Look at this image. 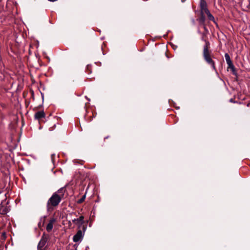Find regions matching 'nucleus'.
Listing matches in <instances>:
<instances>
[{"mask_svg":"<svg viewBox=\"0 0 250 250\" xmlns=\"http://www.w3.org/2000/svg\"><path fill=\"white\" fill-rule=\"evenodd\" d=\"M65 191L66 189L64 188H62L54 193L55 194H57L59 197H61V199L62 200L64 198Z\"/></svg>","mask_w":250,"mask_h":250,"instance_id":"1a4fd4ad","label":"nucleus"},{"mask_svg":"<svg viewBox=\"0 0 250 250\" xmlns=\"http://www.w3.org/2000/svg\"><path fill=\"white\" fill-rule=\"evenodd\" d=\"M82 225L83 226V231H84L86 229V226L84 225V224Z\"/></svg>","mask_w":250,"mask_h":250,"instance_id":"6ab92c4d","label":"nucleus"},{"mask_svg":"<svg viewBox=\"0 0 250 250\" xmlns=\"http://www.w3.org/2000/svg\"><path fill=\"white\" fill-rule=\"evenodd\" d=\"M85 199V195H83L80 199L78 200L77 203L79 204H82L84 201Z\"/></svg>","mask_w":250,"mask_h":250,"instance_id":"ddd939ff","label":"nucleus"},{"mask_svg":"<svg viewBox=\"0 0 250 250\" xmlns=\"http://www.w3.org/2000/svg\"><path fill=\"white\" fill-rule=\"evenodd\" d=\"M229 102H231V103H236V102L234 101V99H233V98H231L229 100Z\"/></svg>","mask_w":250,"mask_h":250,"instance_id":"f3484780","label":"nucleus"},{"mask_svg":"<svg viewBox=\"0 0 250 250\" xmlns=\"http://www.w3.org/2000/svg\"><path fill=\"white\" fill-rule=\"evenodd\" d=\"M225 58L228 64V69H229L233 74H235V67L230 59L229 55L228 53H226L225 54Z\"/></svg>","mask_w":250,"mask_h":250,"instance_id":"39448f33","label":"nucleus"},{"mask_svg":"<svg viewBox=\"0 0 250 250\" xmlns=\"http://www.w3.org/2000/svg\"><path fill=\"white\" fill-rule=\"evenodd\" d=\"M45 218V217H44V218H43V219H42L43 223H44V222Z\"/></svg>","mask_w":250,"mask_h":250,"instance_id":"b1692460","label":"nucleus"},{"mask_svg":"<svg viewBox=\"0 0 250 250\" xmlns=\"http://www.w3.org/2000/svg\"><path fill=\"white\" fill-rule=\"evenodd\" d=\"M41 95H42V100H43V99H44V95L43 93H41Z\"/></svg>","mask_w":250,"mask_h":250,"instance_id":"412c9836","label":"nucleus"},{"mask_svg":"<svg viewBox=\"0 0 250 250\" xmlns=\"http://www.w3.org/2000/svg\"><path fill=\"white\" fill-rule=\"evenodd\" d=\"M51 157L52 160L53 161V159L55 157V154H52Z\"/></svg>","mask_w":250,"mask_h":250,"instance_id":"aec40b11","label":"nucleus"},{"mask_svg":"<svg viewBox=\"0 0 250 250\" xmlns=\"http://www.w3.org/2000/svg\"><path fill=\"white\" fill-rule=\"evenodd\" d=\"M62 199L57 194L53 193L48 200L46 204V208L48 212H51L59 205Z\"/></svg>","mask_w":250,"mask_h":250,"instance_id":"f257e3e1","label":"nucleus"},{"mask_svg":"<svg viewBox=\"0 0 250 250\" xmlns=\"http://www.w3.org/2000/svg\"><path fill=\"white\" fill-rule=\"evenodd\" d=\"M200 21L202 23H204V22L205 21V17H204V16H203V15H202V16L200 19Z\"/></svg>","mask_w":250,"mask_h":250,"instance_id":"2eb2a0df","label":"nucleus"},{"mask_svg":"<svg viewBox=\"0 0 250 250\" xmlns=\"http://www.w3.org/2000/svg\"><path fill=\"white\" fill-rule=\"evenodd\" d=\"M49 0V1H50L54 2V1H56L57 0Z\"/></svg>","mask_w":250,"mask_h":250,"instance_id":"5701e85b","label":"nucleus"},{"mask_svg":"<svg viewBox=\"0 0 250 250\" xmlns=\"http://www.w3.org/2000/svg\"><path fill=\"white\" fill-rule=\"evenodd\" d=\"M78 221L80 222V225H83L84 224V217L83 215L80 216L79 218H78Z\"/></svg>","mask_w":250,"mask_h":250,"instance_id":"f8f14e48","label":"nucleus"},{"mask_svg":"<svg viewBox=\"0 0 250 250\" xmlns=\"http://www.w3.org/2000/svg\"><path fill=\"white\" fill-rule=\"evenodd\" d=\"M200 8L201 15H203L207 12L208 11H209L207 8V3L205 0H201Z\"/></svg>","mask_w":250,"mask_h":250,"instance_id":"423d86ee","label":"nucleus"},{"mask_svg":"<svg viewBox=\"0 0 250 250\" xmlns=\"http://www.w3.org/2000/svg\"><path fill=\"white\" fill-rule=\"evenodd\" d=\"M48 236L45 233H43L42 238L38 245V250H43L42 248L45 246L48 240Z\"/></svg>","mask_w":250,"mask_h":250,"instance_id":"20e7f679","label":"nucleus"},{"mask_svg":"<svg viewBox=\"0 0 250 250\" xmlns=\"http://www.w3.org/2000/svg\"><path fill=\"white\" fill-rule=\"evenodd\" d=\"M56 221V219L54 218H52L49 221V222L46 226V230L47 232H50L52 230L53 227V224Z\"/></svg>","mask_w":250,"mask_h":250,"instance_id":"9d476101","label":"nucleus"},{"mask_svg":"<svg viewBox=\"0 0 250 250\" xmlns=\"http://www.w3.org/2000/svg\"><path fill=\"white\" fill-rule=\"evenodd\" d=\"M8 202L6 199L3 200L0 204V214H5L9 210V207L7 206Z\"/></svg>","mask_w":250,"mask_h":250,"instance_id":"7ed1b4c3","label":"nucleus"},{"mask_svg":"<svg viewBox=\"0 0 250 250\" xmlns=\"http://www.w3.org/2000/svg\"><path fill=\"white\" fill-rule=\"evenodd\" d=\"M38 226L39 227H41L42 226V225H41V222H39V224H38Z\"/></svg>","mask_w":250,"mask_h":250,"instance_id":"4be33fe9","label":"nucleus"},{"mask_svg":"<svg viewBox=\"0 0 250 250\" xmlns=\"http://www.w3.org/2000/svg\"><path fill=\"white\" fill-rule=\"evenodd\" d=\"M73 223L79 226V228H81L82 225H80V222L78 221V218L72 220Z\"/></svg>","mask_w":250,"mask_h":250,"instance_id":"4468645a","label":"nucleus"},{"mask_svg":"<svg viewBox=\"0 0 250 250\" xmlns=\"http://www.w3.org/2000/svg\"><path fill=\"white\" fill-rule=\"evenodd\" d=\"M75 250H77V247L76 248Z\"/></svg>","mask_w":250,"mask_h":250,"instance_id":"bb28decb","label":"nucleus"},{"mask_svg":"<svg viewBox=\"0 0 250 250\" xmlns=\"http://www.w3.org/2000/svg\"><path fill=\"white\" fill-rule=\"evenodd\" d=\"M74 161H75V162H78V161H79V163L81 165H83V160H75Z\"/></svg>","mask_w":250,"mask_h":250,"instance_id":"dca6fc26","label":"nucleus"},{"mask_svg":"<svg viewBox=\"0 0 250 250\" xmlns=\"http://www.w3.org/2000/svg\"><path fill=\"white\" fill-rule=\"evenodd\" d=\"M206 43L204 46L203 50V57L206 62L209 64L212 69L214 70H216L215 63L214 61L212 60L210 52L209 51V43L208 41H205Z\"/></svg>","mask_w":250,"mask_h":250,"instance_id":"f03ea898","label":"nucleus"},{"mask_svg":"<svg viewBox=\"0 0 250 250\" xmlns=\"http://www.w3.org/2000/svg\"><path fill=\"white\" fill-rule=\"evenodd\" d=\"M205 14L207 15L208 18L209 20L215 22L214 18L213 15L210 13L209 11H208Z\"/></svg>","mask_w":250,"mask_h":250,"instance_id":"9b49d317","label":"nucleus"},{"mask_svg":"<svg viewBox=\"0 0 250 250\" xmlns=\"http://www.w3.org/2000/svg\"><path fill=\"white\" fill-rule=\"evenodd\" d=\"M31 93V95H32V96L33 98H34V91L32 89H30V90Z\"/></svg>","mask_w":250,"mask_h":250,"instance_id":"a211bd4d","label":"nucleus"},{"mask_svg":"<svg viewBox=\"0 0 250 250\" xmlns=\"http://www.w3.org/2000/svg\"><path fill=\"white\" fill-rule=\"evenodd\" d=\"M235 80H236L237 82H239V81H238V80H239V79H235Z\"/></svg>","mask_w":250,"mask_h":250,"instance_id":"a878e982","label":"nucleus"},{"mask_svg":"<svg viewBox=\"0 0 250 250\" xmlns=\"http://www.w3.org/2000/svg\"><path fill=\"white\" fill-rule=\"evenodd\" d=\"M83 234L81 230H79L77 233L73 237V240L75 242H79L83 238Z\"/></svg>","mask_w":250,"mask_h":250,"instance_id":"6e6552de","label":"nucleus"},{"mask_svg":"<svg viewBox=\"0 0 250 250\" xmlns=\"http://www.w3.org/2000/svg\"><path fill=\"white\" fill-rule=\"evenodd\" d=\"M45 114L43 111H39L37 112L34 115L35 119L38 120L40 122L45 118Z\"/></svg>","mask_w":250,"mask_h":250,"instance_id":"0eeeda50","label":"nucleus"},{"mask_svg":"<svg viewBox=\"0 0 250 250\" xmlns=\"http://www.w3.org/2000/svg\"><path fill=\"white\" fill-rule=\"evenodd\" d=\"M68 224H69V225L70 226L71 225V222L69 221Z\"/></svg>","mask_w":250,"mask_h":250,"instance_id":"393cba45","label":"nucleus"}]
</instances>
